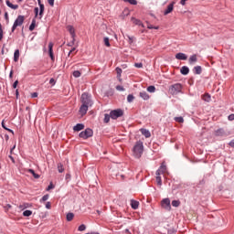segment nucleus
I'll return each mask as SVG.
<instances>
[{
	"label": "nucleus",
	"instance_id": "680f3d73",
	"mask_svg": "<svg viewBox=\"0 0 234 234\" xmlns=\"http://www.w3.org/2000/svg\"><path fill=\"white\" fill-rule=\"evenodd\" d=\"M2 127L3 129H5V131H6V129L8 128L6 127V124H5V121H2Z\"/></svg>",
	"mask_w": 234,
	"mask_h": 234
},
{
	"label": "nucleus",
	"instance_id": "dca6fc26",
	"mask_svg": "<svg viewBox=\"0 0 234 234\" xmlns=\"http://www.w3.org/2000/svg\"><path fill=\"white\" fill-rule=\"evenodd\" d=\"M194 74L200 75L202 74V66H196L192 69Z\"/></svg>",
	"mask_w": 234,
	"mask_h": 234
},
{
	"label": "nucleus",
	"instance_id": "f3484780",
	"mask_svg": "<svg viewBox=\"0 0 234 234\" xmlns=\"http://www.w3.org/2000/svg\"><path fill=\"white\" fill-rule=\"evenodd\" d=\"M180 73L183 75V76H187V74H189V67L187 66H183L180 69Z\"/></svg>",
	"mask_w": 234,
	"mask_h": 234
},
{
	"label": "nucleus",
	"instance_id": "052dcab7",
	"mask_svg": "<svg viewBox=\"0 0 234 234\" xmlns=\"http://www.w3.org/2000/svg\"><path fill=\"white\" fill-rule=\"evenodd\" d=\"M155 175H156V176H160V175H162V170L158 169V170L155 172Z\"/></svg>",
	"mask_w": 234,
	"mask_h": 234
},
{
	"label": "nucleus",
	"instance_id": "13d9d810",
	"mask_svg": "<svg viewBox=\"0 0 234 234\" xmlns=\"http://www.w3.org/2000/svg\"><path fill=\"white\" fill-rule=\"evenodd\" d=\"M50 207H52V206L50 205V202H47L46 203V208L50 209Z\"/></svg>",
	"mask_w": 234,
	"mask_h": 234
},
{
	"label": "nucleus",
	"instance_id": "7ed1b4c3",
	"mask_svg": "<svg viewBox=\"0 0 234 234\" xmlns=\"http://www.w3.org/2000/svg\"><path fill=\"white\" fill-rule=\"evenodd\" d=\"M183 86L180 83H176L169 87V92L172 96H176V94H180L182 92Z\"/></svg>",
	"mask_w": 234,
	"mask_h": 234
},
{
	"label": "nucleus",
	"instance_id": "cd10ccee",
	"mask_svg": "<svg viewBox=\"0 0 234 234\" xmlns=\"http://www.w3.org/2000/svg\"><path fill=\"white\" fill-rule=\"evenodd\" d=\"M133 20V23H134V25H137L138 27H143V28H144V24L142 23V21L141 20H138V19H136V18H132Z\"/></svg>",
	"mask_w": 234,
	"mask_h": 234
},
{
	"label": "nucleus",
	"instance_id": "338daca9",
	"mask_svg": "<svg viewBox=\"0 0 234 234\" xmlns=\"http://www.w3.org/2000/svg\"><path fill=\"white\" fill-rule=\"evenodd\" d=\"M48 5L54 6V0H48Z\"/></svg>",
	"mask_w": 234,
	"mask_h": 234
},
{
	"label": "nucleus",
	"instance_id": "49530a36",
	"mask_svg": "<svg viewBox=\"0 0 234 234\" xmlns=\"http://www.w3.org/2000/svg\"><path fill=\"white\" fill-rule=\"evenodd\" d=\"M134 67H136V69H142L144 67V64L142 62L140 63H135Z\"/></svg>",
	"mask_w": 234,
	"mask_h": 234
},
{
	"label": "nucleus",
	"instance_id": "a18cd8bd",
	"mask_svg": "<svg viewBox=\"0 0 234 234\" xmlns=\"http://www.w3.org/2000/svg\"><path fill=\"white\" fill-rule=\"evenodd\" d=\"M155 178H156L157 185L162 186V177L156 176Z\"/></svg>",
	"mask_w": 234,
	"mask_h": 234
},
{
	"label": "nucleus",
	"instance_id": "5701e85b",
	"mask_svg": "<svg viewBox=\"0 0 234 234\" xmlns=\"http://www.w3.org/2000/svg\"><path fill=\"white\" fill-rule=\"evenodd\" d=\"M14 61L17 63L19 61V49H16L14 53Z\"/></svg>",
	"mask_w": 234,
	"mask_h": 234
},
{
	"label": "nucleus",
	"instance_id": "ddd939ff",
	"mask_svg": "<svg viewBox=\"0 0 234 234\" xmlns=\"http://www.w3.org/2000/svg\"><path fill=\"white\" fill-rule=\"evenodd\" d=\"M83 129H85V124H83V123H77L73 127L74 133H80V131H83Z\"/></svg>",
	"mask_w": 234,
	"mask_h": 234
},
{
	"label": "nucleus",
	"instance_id": "a211bd4d",
	"mask_svg": "<svg viewBox=\"0 0 234 234\" xmlns=\"http://www.w3.org/2000/svg\"><path fill=\"white\" fill-rule=\"evenodd\" d=\"M140 131H141V133L143 134V136H144L146 138H151V132H149V130L143 128Z\"/></svg>",
	"mask_w": 234,
	"mask_h": 234
},
{
	"label": "nucleus",
	"instance_id": "aec40b11",
	"mask_svg": "<svg viewBox=\"0 0 234 234\" xmlns=\"http://www.w3.org/2000/svg\"><path fill=\"white\" fill-rule=\"evenodd\" d=\"M139 206H140V202H138V201H136L134 199L131 200V207H132V209H137Z\"/></svg>",
	"mask_w": 234,
	"mask_h": 234
},
{
	"label": "nucleus",
	"instance_id": "0e129e2a",
	"mask_svg": "<svg viewBox=\"0 0 234 234\" xmlns=\"http://www.w3.org/2000/svg\"><path fill=\"white\" fill-rule=\"evenodd\" d=\"M37 96H38L37 92H33L31 94V98H37Z\"/></svg>",
	"mask_w": 234,
	"mask_h": 234
},
{
	"label": "nucleus",
	"instance_id": "e433bc0d",
	"mask_svg": "<svg viewBox=\"0 0 234 234\" xmlns=\"http://www.w3.org/2000/svg\"><path fill=\"white\" fill-rule=\"evenodd\" d=\"M58 173H63L65 169L63 168V165L61 163H58Z\"/></svg>",
	"mask_w": 234,
	"mask_h": 234
},
{
	"label": "nucleus",
	"instance_id": "4d7b16f0",
	"mask_svg": "<svg viewBox=\"0 0 234 234\" xmlns=\"http://www.w3.org/2000/svg\"><path fill=\"white\" fill-rule=\"evenodd\" d=\"M160 169H162L163 171H165V169H167V166H165V165L162 164L160 166Z\"/></svg>",
	"mask_w": 234,
	"mask_h": 234
},
{
	"label": "nucleus",
	"instance_id": "c03bdc74",
	"mask_svg": "<svg viewBox=\"0 0 234 234\" xmlns=\"http://www.w3.org/2000/svg\"><path fill=\"white\" fill-rule=\"evenodd\" d=\"M4 17H5L7 24L10 23V18L8 17V12L5 13Z\"/></svg>",
	"mask_w": 234,
	"mask_h": 234
},
{
	"label": "nucleus",
	"instance_id": "39448f33",
	"mask_svg": "<svg viewBox=\"0 0 234 234\" xmlns=\"http://www.w3.org/2000/svg\"><path fill=\"white\" fill-rule=\"evenodd\" d=\"M23 23H25V16L19 15L13 24L11 32L12 33L16 32V28H17V27H21V25H23Z\"/></svg>",
	"mask_w": 234,
	"mask_h": 234
},
{
	"label": "nucleus",
	"instance_id": "864d4df0",
	"mask_svg": "<svg viewBox=\"0 0 234 234\" xmlns=\"http://www.w3.org/2000/svg\"><path fill=\"white\" fill-rule=\"evenodd\" d=\"M128 39H129V44L133 45V41L134 39V37L128 36Z\"/></svg>",
	"mask_w": 234,
	"mask_h": 234
},
{
	"label": "nucleus",
	"instance_id": "7c9ffc66",
	"mask_svg": "<svg viewBox=\"0 0 234 234\" xmlns=\"http://www.w3.org/2000/svg\"><path fill=\"white\" fill-rule=\"evenodd\" d=\"M111 122V113H105L104 114V123H109Z\"/></svg>",
	"mask_w": 234,
	"mask_h": 234
},
{
	"label": "nucleus",
	"instance_id": "b1692460",
	"mask_svg": "<svg viewBox=\"0 0 234 234\" xmlns=\"http://www.w3.org/2000/svg\"><path fill=\"white\" fill-rule=\"evenodd\" d=\"M36 28V18L32 19V22L29 26V31L30 32H34V29Z\"/></svg>",
	"mask_w": 234,
	"mask_h": 234
},
{
	"label": "nucleus",
	"instance_id": "6e6d98bb",
	"mask_svg": "<svg viewBox=\"0 0 234 234\" xmlns=\"http://www.w3.org/2000/svg\"><path fill=\"white\" fill-rule=\"evenodd\" d=\"M229 122H233V120H234V114L233 113L229 115Z\"/></svg>",
	"mask_w": 234,
	"mask_h": 234
},
{
	"label": "nucleus",
	"instance_id": "09e8293b",
	"mask_svg": "<svg viewBox=\"0 0 234 234\" xmlns=\"http://www.w3.org/2000/svg\"><path fill=\"white\" fill-rule=\"evenodd\" d=\"M54 184L50 183L47 188V191H50V189H54Z\"/></svg>",
	"mask_w": 234,
	"mask_h": 234
},
{
	"label": "nucleus",
	"instance_id": "f257e3e1",
	"mask_svg": "<svg viewBox=\"0 0 234 234\" xmlns=\"http://www.w3.org/2000/svg\"><path fill=\"white\" fill-rule=\"evenodd\" d=\"M133 151L135 158H142V154H144V142L137 141L133 146Z\"/></svg>",
	"mask_w": 234,
	"mask_h": 234
},
{
	"label": "nucleus",
	"instance_id": "0eeeda50",
	"mask_svg": "<svg viewBox=\"0 0 234 234\" xmlns=\"http://www.w3.org/2000/svg\"><path fill=\"white\" fill-rule=\"evenodd\" d=\"M161 206L165 209L166 211H171V200L169 198H164L161 201Z\"/></svg>",
	"mask_w": 234,
	"mask_h": 234
},
{
	"label": "nucleus",
	"instance_id": "37998d69",
	"mask_svg": "<svg viewBox=\"0 0 234 234\" xmlns=\"http://www.w3.org/2000/svg\"><path fill=\"white\" fill-rule=\"evenodd\" d=\"M34 12H35L34 19H36V17H37V16H39V7H35Z\"/></svg>",
	"mask_w": 234,
	"mask_h": 234
},
{
	"label": "nucleus",
	"instance_id": "f8f14e48",
	"mask_svg": "<svg viewBox=\"0 0 234 234\" xmlns=\"http://www.w3.org/2000/svg\"><path fill=\"white\" fill-rule=\"evenodd\" d=\"M176 59L186 61L187 59V55H186V53L179 52L176 55Z\"/></svg>",
	"mask_w": 234,
	"mask_h": 234
},
{
	"label": "nucleus",
	"instance_id": "2eb2a0df",
	"mask_svg": "<svg viewBox=\"0 0 234 234\" xmlns=\"http://www.w3.org/2000/svg\"><path fill=\"white\" fill-rule=\"evenodd\" d=\"M5 5L9 7L12 8V10H17V8H19L18 5H14L10 2V0H6L5 1Z\"/></svg>",
	"mask_w": 234,
	"mask_h": 234
},
{
	"label": "nucleus",
	"instance_id": "a878e982",
	"mask_svg": "<svg viewBox=\"0 0 234 234\" xmlns=\"http://www.w3.org/2000/svg\"><path fill=\"white\" fill-rule=\"evenodd\" d=\"M67 30L69 32V34L72 36V37H74L75 33H74V27L72 26H68L67 27Z\"/></svg>",
	"mask_w": 234,
	"mask_h": 234
},
{
	"label": "nucleus",
	"instance_id": "c756f323",
	"mask_svg": "<svg viewBox=\"0 0 234 234\" xmlns=\"http://www.w3.org/2000/svg\"><path fill=\"white\" fill-rule=\"evenodd\" d=\"M129 14H131V11L129 10V8H125L122 11V17H127V16H129Z\"/></svg>",
	"mask_w": 234,
	"mask_h": 234
},
{
	"label": "nucleus",
	"instance_id": "bb28decb",
	"mask_svg": "<svg viewBox=\"0 0 234 234\" xmlns=\"http://www.w3.org/2000/svg\"><path fill=\"white\" fill-rule=\"evenodd\" d=\"M68 222H70L74 218V213L69 212L66 216Z\"/></svg>",
	"mask_w": 234,
	"mask_h": 234
},
{
	"label": "nucleus",
	"instance_id": "e2e57ef3",
	"mask_svg": "<svg viewBox=\"0 0 234 234\" xmlns=\"http://www.w3.org/2000/svg\"><path fill=\"white\" fill-rule=\"evenodd\" d=\"M9 158L13 162V164H16V159H14V156H12V154H10Z\"/></svg>",
	"mask_w": 234,
	"mask_h": 234
},
{
	"label": "nucleus",
	"instance_id": "9b49d317",
	"mask_svg": "<svg viewBox=\"0 0 234 234\" xmlns=\"http://www.w3.org/2000/svg\"><path fill=\"white\" fill-rule=\"evenodd\" d=\"M89 105L87 104H82L80 108V113L81 114V116H85V114H87V111H89Z\"/></svg>",
	"mask_w": 234,
	"mask_h": 234
},
{
	"label": "nucleus",
	"instance_id": "bf43d9fd",
	"mask_svg": "<svg viewBox=\"0 0 234 234\" xmlns=\"http://www.w3.org/2000/svg\"><path fill=\"white\" fill-rule=\"evenodd\" d=\"M12 78H14V70H10V73H9V79L12 80Z\"/></svg>",
	"mask_w": 234,
	"mask_h": 234
},
{
	"label": "nucleus",
	"instance_id": "4be33fe9",
	"mask_svg": "<svg viewBox=\"0 0 234 234\" xmlns=\"http://www.w3.org/2000/svg\"><path fill=\"white\" fill-rule=\"evenodd\" d=\"M115 70L117 72V79L119 80V81H122V69L120 67H117Z\"/></svg>",
	"mask_w": 234,
	"mask_h": 234
},
{
	"label": "nucleus",
	"instance_id": "3c124183",
	"mask_svg": "<svg viewBox=\"0 0 234 234\" xmlns=\"http://www.w3.org/2000/svg\"><path fill=\"white\" fill-rule=\"evenodd\" d=\"M49 85H56V80H54L53 78L49 80Z\"/></svg>",
	"mask_w": 234,
	"mask_h": 234
},
{
	"label": "nucleus",
	"instance_id": "f03ea898",
	"mask_svg": "<svg viewBox=\"0 0 234 234\" xmlns=\"http://www.w3.org/2000/svg\"><path fill=\"white\" fill-rule=\"evenodd\" d=\"M80 101L83 105L92 107V96L87 92L81 94Z\"/></svg>",
	"mask_w": 234,
	"mask_h": 234
},
{
	"label": "nucleus",
	"instance_id": "79ce46f5",
	"mask_svg": "<svg viewBox=\"0 0 234 234\" xmlns=\"http://www.w3.org/2000/svg\"><path fill=\"white\" fill-rule=\"evenodd\" d=\"M104 45L106 47H111V42H109V37H104Z\"/></svg>",
	"mask_w": 234,
	"mask_h": 234
},
{
	"label": "nucleus",
	"instance_id": "c9c22d12",
	"mask_svg": "<svg viewBox=\"0 0 234 234\" xmlns=\"http://www.w3.org/2000/svg\"><path fill=\"white\" fill-rule=\"evenodd\" d=\"M175 122H177V123H184V117H175Z\"/></svg>",
	"mask_w": 234,
	"mask_h": 234
},
{
	"label": "nucleus",
	"instance_id": "4468645a",
	"mask_svg": "<svg viewBox=\"0 0 234 234\" xmlns=\"http://www.w3.org/2000/svg\"><path fill=\"white\" fill-rule=\"evenodd\" d=\"M197 61H198V58L197 57V54L190 56V58H188L189 65H195Z\"/></svg>",
	"mask_w": 234,
	"mask_h": 234
},
{
	"label": "nucleus",
	"instance_id": "58836bf2",
	"mask_svg": "<svg viewBox=\"0 0 234 234\" xmlns=\"http://www.w3.org/2000/svg\"><path fill=\"white\" fill-rule=\"evenodd\" d=\"M81 72L80 70L73 71V77L74 78H80Z\"/></svg>",
	"mask_w": 234,
	"mask_h": 234
},
{
	"label": "nucleus",
	"instance_id": "412c9836",
	"mask_svg": "<svg viewBox=\"0 0 234 234\" xmlns=\"http://www.w3.org/2000/svg\"><path fill=\"white\" fill-rule=\"evenodd\" d=\"M140 98H142L143 100H149V94L147 93V91H141L139 93Z\"/></svg>",
	"mask_w": 234,
	"mask_h": 234
},
{
	"label": "nucleus",
	"instance_id": "c85d7f7f",
	"mask_svg": "<svg viewBox=\"0 0 234 234\" xmlns=\"http://www.w3.org/2000/svg\"><path fill=\"white\" fill-rule=\"evenodd\" d=\"M28 173H30L34 176V178H39V174H37L36 171H34V169H29Z\"/></svg>",
	"mask_w": 234,
	"mask_h": 234
},
{
	"label": "nucleus",
	"instance_id": "1a4fd4ad",
	"mask_svg": "<svg viewBox=\"0 0 234 234\" xmlns=\"http://www.w3.org/2000/svg\"><path fill=\"white\" fill-rule=\"evenodd\" d=\"M53 48H54V44L52 42H50L48 44V54H49V58L51 59V61H54V59H55Z\"/></svg>",
	"mask_w": 234,
	"mask_h": 234
},
{
	"label": "nucleus",
	"instance_id": "72a5a7b5",
	"mask_svg": "<svg viewBox=\"0 0 234 234\" xmlns=\"http://www.w3.org/2000/svg\"><path fill=\"white\" fill-rule=\"evenodd\" d=\"M147 91L148 92H155L156 91V88L154 86H153V85L148 86L147 87Z\"/></svg>",
	"mask_w": 234,
	"mask_h": 234
},
{
	"label": "nucleus",
	"instance_id": "de8ad7c7",
	"mask_svg": "<svg viewBox=\"0 0 234 234\" xmlns=\"http://www.w3.org/2000/svg\"><path fill=\"white\" fill-rule=\"evenodd\" d=\"M176 231V229H175L174 228H172V229H168L167 233H168V234H175Z\"/></svg>",
	"mask_w": 234,
	"mask_h": 234
},
{
	"label": "nucleus",
	"instance_id": "393cba45",
	"mask_svg": "<svg viewBox=\"0 0 234 234\" xmlns=\"http://www.w3.org/2000/svg\"><path fill=\"white\" fill-rule=\"evenodd\" d=\"M202 100H204V101H211V95H209V93L204 94L202 95Z\"/></svg>",
	"mask_w": 234,
	"mask_h": 234
},
{
	"label": "nucleus",
	"instance_id": "a19ab883",
	"mask_svg": "<svg viewBox=\"0 0 234 234\" xmlns=\"http://www.w3.org/2000/svg\"><path fill=\"white\" fill-rule=\"evenodd\" d=\"M48 194L44 195L40 199V202H47V200H48Z\"/></svg>",
	"mask_w": 234,
	"mask_h": 234
},
{
	"label": "nucleus",
	"instance_id": "774afa93",
	"mask_svg": "<svg viewBox=\"0 0 234 234\" xmlns=\"http://www.w3.org/2000/svg\"><path fill=\"white\" fill-rule=\"evenodd\" d=\"M186 1H187V0H181V1H180V5H182V6H185Z\"/></svg>",
	"mask_w": 234,
	"mask_h": 234
},
{
	"label": "nucleus",
	"instance_id": "69168bd1",
	"mask_svg": "<svg viewBox=\"0 0 234 234\" xmlns=\"http://www.w3.org/2000/svg\"><path fill=\"white\" fill-rule=\"evenodd\" d=\"M229 145L230 147H234V139H232V140L229 142Z\"/></svg>",
	"mask_w": 234,
	"mask_h": 234
},
{
	"label": "nucleus",
	"instance_id": "ea45409f",
	"mask_svg": "<svg viewBox=\"0 0 234 234\" xmlns=\"http://www.w3.org/2000/svg\"><path fill=\"white\" fill-rule=\"evenodd\" d=\"M85 229H87V226H85V224H81L78 228V231H85Z\"/></svg>",
	"mask_w": 234,
	"mask_h": 234
},
{
	"label": "nucleus",
	"instance_id": "2f4dec72",
	"mask_svg": "<svg viewBox=\"0 0 234 234\" xmlns=\"http://www.w3.org/2000/svg\"><path fill=\"white\" fill-rule=\"evenodd\" d=\"M127 101L128 103H133V101H134V96L133 94H129L127 96Z\"/></svg>",
	"mask_w": 234,
	"mask_h": 234
},
{
	"label": "nucleus",
	"instance_id": "603ef678",
	"mask_svg": "<svg viewBox=\"0 0 234 234\" xmlns=\"http://www.w3.org/2000/svg\"><path fill=\"white\" fill-rule=\"evenodd\" d=\"M17 85H19V80H16V81L13 83V89H17Z\"/></svg>",
	"mask_w": 234,
	"mask_h": 234
},
{
	"label": "nucleus",
	"instance_id": "f704fd0d",
	"mask_svg": "<svg viewBox=\"0 0 234 234\" xmlns=\"http://www.w3.org/2000/svg\"><path fill=\"white\" fill-rule=\"evenodd\" d=\"M172 206L173 207H178L180 206V200H173Z\"/></svg>",
	"mask_w": 234,
	"mask_h": 234
},
{
	"label": "nucleus",
	"instance_id": "6e6552de",
	"mask_svg": "<svg viewBox=\"0 0 234 234\" xmlns=\"http://www.w3.org/2000/svg\"><path fill=\"white\" fill-rule=\"evenodd\" d=\"M38 5H39V9H38V16H39V19H42L43 15L45 14V5H43L41 3V0H37Z\"/></svg>",
	"mask_w": 234,
	"mask_h": 234
},
{
	"label": "nucleus",
	"instance_id": "423d86ee",
	"mask_svg": "<svg viewBox=\"0 0 234 234\" xmlns=\"http://www.w3.org/2000/svg\"><path fill=\"white\" fill-rule=\"evenodd\" d=\"M110 114H111L112 120H118V118H122V116H123V110L116 109V110L111 111Z\"/></svg>",
	"mask_w": 234,
	"mask_h": 234
},
{
	"label": "nucleus",
	"instance_id": "9d476101",
	"mask_svg": "<svg viewBox=\"0 0 234 234\" xmlns=\"http://www.w3.org/2000/svg\"><path fill=\"white\" fill-rule=\"evenodd\" d=\"M174 8H175V2H173L167 5L166 9L164 12V16H167V15L171 14V12H173Z\"/></svg>",
	"mask_w": 234,
	"mask_h": 234
},
{
	"label": "nucleus",
	"instance_id": "8fccbe9b",
	"mask_svg": "<svg viewBox=\"0 0 234 234\" xmlns=\"http://www.w3.org/2000/svg\"><path fill=\"white\" fill-rule=\"evenodd\" d=\"M116 90L123 91V90H125V89L122 86L118 85V86H116Z\"/></svg>",
	"mask_w": 234,
	"mask_h": 234
},
{
	"label": "nucleus",
	"instance_id": "20e7f679",
	"mask_svg": "<svg viewBox=\"0 0 234 234\" xmlns=\"http://www.w3.org/2000/svg\"><path fill=\"white\" fill-rule=\"evenodd\" d=\"M94 135V131L90 128H87L85 131H82L79 133V136L82 138V140H89V138H92Z\"/></svg>",
	"mask_w": 234,
	"mask_h": 234
},
{
	"label": "nucleus",
	"instance_id": "5fc2aeb1",
	"mask_svg": "<svg viewBox=\"0 0 234 234\" xmlns=\"http://www.w3.org/2000/svg\"><path fill=\"white\" fill-rule=\"evenodd\" d=\"M4 32H3V25L0 23V37H3Z\"/></svg>",
	"mask_w": 234,
	"mask_h": 234
},
{
	"label": "nucleus",
	"instance_id": "6ab92c4d",
	"mask_svg": "<svg viewBox=\"0 0 234 234\" xmlns=\"http://www.w3.org/2000/svg\"><path fill=\"white\" fill-rule=\"evenodd\" d=\"M215 135L216 136H226V131H224L223 128H219L215 131Z\"/></svg>",
	"mask_w": 234,
	"mask_h": 234
},
{
	"label": "nucleus",
	"instance_id": "473e14b6",
	"mask_svg": "<svg viewBox=\"0 0 234 234\" xmlns=\"http://www.w3.org/2000/svg\"><path fill=\"white\" fill-rule=\"evenodd\" d=\"M124 3H129L130 5H138V1L136 0H122Z\"/></svg>",
	"mask_w": 234,
	"mask_h": 234
},
{
	"label": "nucleus",
	"instance_id": "4c0bfd02",
	"mask_svg": "<svg viewBox=\"0 0 234 234\" xmlns=\"http://www.w3.org/2000/svg\"><path fill=\"white\" fill-rule=\"evenodd\" d=\"M32 215V210H25L23 212V217H30Z\"/></svg>",
	"mask_w": 234,
	"mask_h": 234
}]
</instances>
